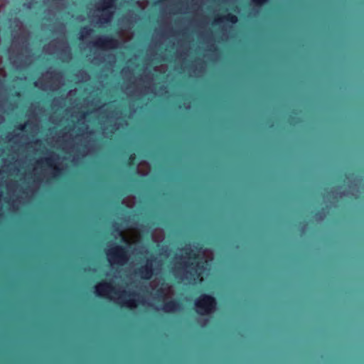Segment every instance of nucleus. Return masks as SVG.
<instances>
[{
  "label": "nucleus",
  "instance_id": "10",
  "mask_svg": "<svg viewBox=\"0 0 364 364\" xmlns=\"http://www.w3.org/2000/svg\"><path fill=\"white\" fill-rule=\"evenodd\" d=\"M223 21L230 23L231 24H235L238 21V18L235 14L229 13L225 16H223L215 19L213 22V24L218 25L219 23Z\"/></svg>",
  "mask_w": 364,
  "mask_h": 364
},
{
  "label": "nucleus",
  "instance_id": "3",
  "mask_svg": "<svg viewBox=\"0 0 364 364\" xmlns=\"http://www.w3.org/2000/svg\"><path fill=\"white\" fill-rule=\"evenodd\" d=\"M116 0H102L99 3L98 10L103 11V14L100 18L101 23H108L112 17L113 13L109 9L114 8V3Z\"/></svg>",
  "mask_w": 364,
  "mask_h": 364
},
{
  "label": "nucleus",
  "instance_id": "11",
  "mask_svg": "<svg viewBox=\"0 0 364 364\" xmlns=\"http://www.w3.org/2000/svg\"><path fill=\"white\" fill-rule=\"evenodd\" d=\"M122 306H124L129 309H135L137 306V302L134 299H127L121 303Z\"/></svg>",
  "mask_w": 364,
  "mask_h": 364
},
{
  "label": "nucleus",
  "instance_id": "1",
  "mask_svg": "<svg viewBox=\"0 0 364 364\" xmlns=\"http://www.w3.org/2000/svg\"><path fill=\"white\" fill-rule=\"evenodd\" d=\"M217 300L211 294L203 293L194 301L196 311L198 315L208 316L213 314L217 309Z\"/></svg>",
  "mask_w": 364,
  "mask_h": 364
},
{
  "label": "nucleus",
  "instance_id": "21",
  "mask_svg": "<svg viewBox=\"0 0 364 364\" xmlns=\"http://www.w3.org/2000/svg\"><path fill=\"white\" fill-rule=\"evenodd\" d=\"M85 117V113H83V114H82L81 117L82 118V117Z\"/></svg>",
  "mask_w": 364,
  "mask_h": 364
},
{
  "label": "nucleus",
  "instance_id": "18",
  "mask_svg": "<svg viewBox=\"0 0 364 364\" xmlns=\"http://www.w3.org/2000/svg\"><path fill=\"white\" fill-rule=\"evenodd\" d=\"M123 293L124 294H127L128 296H136L138 295L135 292H127V291H123Z\"/></svg>",
  "mask_w": 364,
  "mask_h": 364
},
{
  "label": "nucleus",
  "instance_id": "15",
  "mask_svg": "<svg viewBox=\"0 0 364 364\" xmlns=\"http://www.w3.org/2000/svg\"><path fill=\"white\" fill-rule=\"evenodd\" d=\"M114 232L117 233L119 235L122 236V240L128 242V240L126 239V237L123 235L122 230L119 229V224L115 223L114 224V228L113 230Z\"/></svg>",
  "mask_w": 364,
  "mask_h": 364
},
{
  "label": "nucleus",
  "instance_id": "14",
  "mask_svg": "<svg viewBox=\"0 0 364 364\" xmlns=\"http://www.w3.org/2000/svg\"><path fill=\"white\" fill-rule=\"evenodd\" d=\"M185 253H186V255L189 259H192L195 260L198 258V255L196 252H194L190 247L185 248Z\"/></svg>",
  "mask_w": 364,
  "mask_h": 364
},
{
  "label": "nucleus",
  "instance_id": "5",
  "mask_svg": "<svg viewBox=\"0 0 364 364\" xmlns=\"http://www.w3.org/2000/svg\"><path fill=\"white\" fill-rule=\"evenodd\" d=\"M155 260V257L151 255L147 259L145 265L140 267L136 271V274L139 275L144 279H150L154 275V268L152 262Z\"/></svg>",
  "mask_w": 364,
  "mask_h": 364
},
{
  "label": "nucleus",
  "instance_id": "8",
  "mask_svg": "<svg viewBox=\"0 0 364 364\" xmlns=\"http://www.w3.org/2000/svg\"><path fill=\"white\" fill-rule=\"evenodd\" d=\"M181 308V304L179 301L176 299H172L167 302H166L163 307L162 310L167 314H173L176 311L180 310Z\"/></svg>",
  "mask_w": 364,
  "mask_h": 364
},
{
  "label": "nucleus",
  "instance_id": "20",
  "mask_svg": "<svg viewBox=\"0 0 364 364\" xmlns=\"http://www.w3.org/2000/svg\"><path fill=\"white\" fill-rule=\"evenodd\" d=\"M15 95H16V97H19V96H20V92H16V94H15Z\"/></svg>",
  "mask_w": 364,
  "mask_h": 364
},
{
  "label": "nucleus",
  "instance_id": "17",
  "mask_svg": "<svg viewBox=\"0 0 364 364\" xmlns=\"http://www.w3.org/2000/svg\"><path fill=\"white\" fill-rule=\"evenodd\" d=\"M25 127H26V124H19L18 127H17V129L20 131H23L25 129Z\"/></svg>",
  "mask_w": 364,
  "mask_h": 364
},
{
  "label": "nucleus",
  "instance_id": "13",
  "mask_svg": "<svg viewBox=\"0 0 364 364\" xmlns=\"http://www.w3.org/2000/svg\"><path fill=\"white\" fill-rule=\"evenodd\" d=\"M92 31L93 30L88 26H84L81 28L80 31V38L83 39L84 38L90 36Z\"/></svg>",
  "mask_w": 364,
  "mask_h": 364
},
{
  "label": "nucleus",
  "instance_id": "7",
  "mask_svg": "<svg viewBox=\"0 0 364 364\" xmlns=\"http://www.w3.org/2000/svg\"><path fill=\"white\" fill-rule=\"evenodd\" d=\"M114 291V287L110 282H103L95 286V294L97 296L104 297L108 293Z\"/></svg>",
  "mask_w": 364,
  "mask_h": 364
},
{
  "label": "nucleus",
  "instance_id": "2",
  "mask_svg": "<svg viewBox=\"0 0 364 364\" xmlns=\"http://www.w3.org/2000/svg\"><path fill=\"white\" fill-rule=\"evenodd\" d=\"M108 261L112 264L122 266L129 260V254L127 247L115 245L106 252Z\"/></svg>",
  "mask_w": 364,
  "mask_h": 364
},
{
  "label": "nucleus",
  "instance_id": "12",
  "mask_svg": "<svg viewBox=\"0 0 364 364\" xmlns=\"http://www.w3.org/2000/svg\"><path fill=\"white\" fill-rule=\"evenodd\" d=\"M136 154L132 153L129 155L128 161L127 162V166L129 168H136L137 164H136Z\"/></svg>",
  "mask_w": 364,
  "mask_h": 364
},
{
  "label": "nucleus",
  "instance_id": "6",
  "mask_svg": "<svg viewBox=\"0 0 364 364\" xmlns=\"http://www.w3.org/2000/svg\"><path fill=\"white\" fill-rule=\"evenodd\" d=\"M117 45L118 41L112 36L100 37L93 42V46L95 47L102 49L116 48Z\"/></svg>",
  "mask_w": 364,
  "mask_h": 364
},
{
  "label": "nucleus",
  "instance_id": "9",
  "mask_svg": "<svg viewBox=\"0 0 364 364\" xmlns=\"http://www.w3.org/2000/svg\"><path fill=\"white\" fill-rule=\"evenodd\" d=\"M53 156H56L57 158H58V156L57 154H55L54 152H52V156L46 158L43 161H44L46 164V165H48L49 167L53 168L54 171L53 173V177L55 178L58 176H60L61 168L54 164L55 159Z\"/></svg>",
  "mask_w": 364,
  "mask_h": 364
},
{
  "label": "nucleus",
  "instance_id": "19",
  "mask_svg": "<svg viewBox=\"0 0 364 364\" xmlns=\"http://www.w3.org/2000/svg\"><path fill=\"white\" fill-rule=\"evenodd\" d=\"M210 50H213V51H215V50H217V48H216V46H215L214 45H212V46H210Z\"/></svg>",
  "mask_w": 364,
  "mask_h": 364
},
{
  "label": "nucleus",
  "instance_id": "4",
  "mask_svg": "<svg viewBox=\"0 0 364 364\" xmlns=\"http://www.w3.org/2000/svg\"><path fill=\"white\" fill-rule=\"evenodd\" d=\"M183 265L184 267L189 269L186 271V273L189 274L190 278L196 280V279H199L201 277L202 272L204 269L203 263L200 262H190L189 261H186L183 262Z\"/></svg>",
  "mask_w": 364,
  "mask_h": 364
},
{
  "label": "nucleus",
  "instance_id": "16",
  "mask_svg": "<svg viewBox=\"0 0 364 364\" xmlns=\"http://www.w3.org/2000/svg\"><path fill=\"white\" fill-rule=\"evenodd\" d=\"M252 3L257 7H261L268 2V0H252Z\"/></svg>",
  "mask_w": 364,
  "mask_h": 364
}]
</instances>
